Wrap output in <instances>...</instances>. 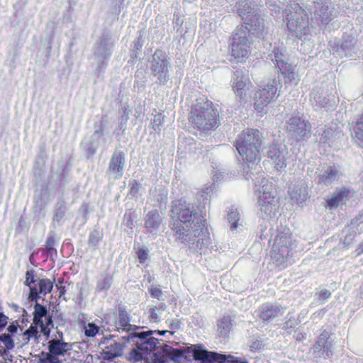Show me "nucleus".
<instances>
[{
    "mask_svg": "<svg viewBox=\"0 0 363 363\" xmlns=\"http://www.w3.org/2000/svg\"><path fill=\"white\" fill-rule=\"evenodd\" d=\"M206 216L204 205L196 206L183 199L172 201L169 228L175 239L192 253L206 254L211 244Z\"/></svg>",
    "mask_w": 363,
    "mask_h": 363,
    "instance_id": "obj_1",
    "label": "nucleus"
},
{
    "mask_svg": "<svg viewBox=\"0 0 363 363\" xmlns=\"http://www.w3.org/2000/svg\"><path fill=\"white\" fill-rule=\"evenodd\" d=\"M262 138V133L257 129L250 128L239 134L234 143L245 164V177L252 179L255 185L259 182L258 177L263 174L259 166Z\"/></svg>",
    "mask_w": 363,
    "mask_h": 363,
    "instance_id": "obj_2",
    "label": "nucleus"
},
{
    "mask_svg": "<svg viewBox=\"0 0 363 363\" xmlns=\"http://www.w3.org/2000/svg\"><path fill=\"white\" fill-rule=\"evenodd\" d=\"M190 121L197 129L208 133L218 127L219 114L213 103L205 99L192 106Z\"/></svg>",
    "mask_w": 363,
    "mask_h": 363,
    "instance_id": "obj_3",
    "label": "nucleus"
},
{
    "mask_svg": "<svg viewBox=\"0 0 363 363\" xmlns=\"http://www.w3.org/2000/svg\"><path fill=\"white\" fill-rule=\"evenodd\" d=\"M202 344L173 347L167 344L160 346V351L153 353L151 363H167L169 359L179 362L182 359L199 362L203 350Z\"/></svg>",
    "mask_w": 363,
    "mask_h": 363,
    "instance_id": "obj_4",
    "label": "nucleus"
},
{
    "mask_svg": "<svg viewBox=\"0 0 363 363\" xmlns=\"http://www.w3.org/2000/svg\"><path fill=\"white\" fill-rule=\"evenodd\" d=\"M155 333V332H152V330H143V329H140L121 337L122 340L135 345V347L132 349L130 352L132 359L136 362L140 361L143 359L144 354H147L150 352L160 348L157 344L162 340L153 337Z\"/></svg>",
    "mask_w": 363,
    "mask_h": 363,
    "instance_id": "obj_5",
    "label": "nucleus"
},
{
    "mask_svg": "<svg viewBox=\"0 0 363 363\" xmlns=\"http://www.w3.org/2000/svg\"><path fill=\"white\" fill-rule=\"evenodd\" d=\"M235 7L238 15L244 21L240 26L246 27L251 33L258 38L265 39L268 33L264 20L257 14L256 5L250 0H240Z\"/></svg>",
    "mask_w": 363,
    "mask_h": 363,
    "instance_id": "obj_6",
    "label": "nucleus"
},
{
    "mask_svg": "<svg viewBox=\"0 0 363 363\" xmlns=\"http://www.w3.org/2000/svg\"><path fill=\"white\" fill-rule=\"evenodd\" d=\"M115 45L112 33L104 30L93 47V57L96 62V72L98 75L106 68Z\"/></svg>",
    "mask_w": 363,
    "mask_h": 363,
    "instance_id": "obj_7",
    "label": "nucleus"
},
{
    "mask_svg": "<svg viewBox=\"0 0 363 363\" xmlns=\"http://www.w3.org/2000/svg\"><path fill=\"white\" fill-rule=\"evenodd\" d=\"M170 66L167 55L160 49H157L148 60L147 67L150 71V76L156 77L157 82L162 85L166 84L170 79Z\"/></svg>",
    "mask_w": 363,
    "mask_h": 363,
    "instance_id": "obj_8",
    "label": "nucleus"
},
{
    "mask_svg": "<svg viewBox=\"0 0 363 363\" xmlns=\"http://www.w3.org/2000/svg\"><path fill=\"white\" fill-rule=\"evenodd\" d=\"M251 31L245 26H238L232 33L231 56L238 62H244L249 56Z\"/></svg>",
    "mask_w": 363,
    "mask_h": 363,
    "instance_id": "obj_9",
    "label": "nucleus"
},
{
    "mask_svg": "<svg viewBox=\"0 0 363 363\" xmlns=\"http://www.w3.org/2000/svg\"><path fill=\"white\" fill-rule=\"evenodd\" d=\"M277 68L279 69L284 78L285 83L296 84L297 73L296 66L289 62L286 48L283 46H274L272 52L269 55Z\"/></svg>",
    "mask_w": 363,
    "mask_h": 363,
    "instance_id": "obj_10",
    "label": "nucleus"
},
{
    "mask_svg": "<svg viewBox=\"0 0 363 363\" xmlns=\"http://www.w3.org/2000/svg\"><path fill=\"white\" fill-rule=\"evenodd\" d=\"M258 178L259 182L255 186H259L257 191L262 194L259 196L257 203L259 207V216L265 220L275 216L277 203L275 196L267 191V188L265 186L267 181L264 177V174H261Z\"/></svg>",
    "mask_w": 363,
    "mask_h": 363,
    "instance_id": "obj_11",
    "label": "nucleus"
},
{
    "mask_svg": "<svg viewBox=\"0 0 363 363\" xmlns=\"http://www.w3.org/2000/svg\"><path fill=\"white\" fill-rule=\"evenodd\" d=\"M298 9L289 17L287 15V28L293 36L298 39H306L310 33L309 18L306 12L298 5Z\"/></svg>",
    "mask_w": 363,
    "mask_h": 363,
    "instance_id": "obj_12",
    "label": "nucleus"
},
{
    "mask_svg": "<svg viewBox=\"0 0 363 363\" xmlns=\"http://www.w3.org/2000/svg\"><path fill=\"white\" fill-rule=\"evenodd\" d=\"M48 352H41L35 355L38 358V363H61L60 356H64L72 349V344L66 342L62 340L54 338L48 342Z\"/></svg>",
    "mask_w": 363,
    "mask_h": 363,
    "instance_id": "obj_13",
    "label": "nucleus"
},
{
    "mask_svg": "<svg viewBox=\"0 0 363 363\" xmlns=\"http://www.w3.org/2000/svg\"><path fill=\"white\" fill-rule=\"evenodd\" d=\"M282 86L279 77L269 79L264 86L255 93V107L258 111L263 110L269 103L277 99V92Z\"/></svg>",
    "mask_w": 363,
    "mask_h": 363,
    "instance_id": "obj_14",
    "label": "nucleus"
},
{
    "mask_svg": "<svg viewBox=\"0 0 363 363\" xmlns=\"http://www.w3.org/2000/svg\"><path fill=\"white\" fill-rule=\"evenodd\" d=\"M357 38L351 33H345L341 39L335 42L331 47V52L333 55L340 57L354 58L359 51L357 45Z\"/></svg>",
    "mask_w": 363,
    "mask_h": 363,
    "instance_id": "obj_15",
    "label": "nucleus"
},
{
    "mask_svg": "<svg viewBox=\"0 0 363 363\" xmlns=\"http://www.w3.org/2000/svg\"><path fill=\"white\" fill-rule=\"evenodd\" d=\"M286 130L289 137L300 141L311 135V125L302 117L292 116L286 122Z\"/></svg>",
    "mask_w": 363,
    "mask_h": 363,
    "instance_id": "obj_16",
    "label": "nucleus"
},
{
    "mask_svg": "<svg viewBox=\"0 0 363 363\" xmlns=\"http://www.w3.org/2000/svg\"><path fill=\"white\" fill-rule=\"evenodd\" d=\"M334 18V7L330 0H320L315 2L312 21L319 26L325 27Z\"/></svg>",
    "mask_w": 363,
    "mask_h": 363,
    "instance_id": "obj_17",
    "label": "nucleus"
},
{
    "mask_svg": "<svg viewBox=\"0 0 363 363\" xmlns=\"http://www.w3.org/2000/svg\"><path fill=\"white\" fill-rule=\"evenodd\" d=\"M106 117V116H103L99 123H94L95 130L91 135V139L88 142H84L82 143L88 157L94 155L99 146L100 140L104 136Z\"/></svg>",
    "mask_w": 363,
    "mask_h": 363,
    "instance_id": "obj_18",
    "label": "nucleus"
},
{
    "mask_svg": "<svg viewBox=\"0 0 363 363\" xmlns=\"http://www.w3.org/2000/svg\"><path fill=\"white\" fill-rule=\"evenodd\" d=\"M199 363H248L245 359L234 357L231 354H220L216 352L208 351L203 348Z\"/></svg>",
    "mask_w": 363,
    "mask_h": 363,
    "instance_id": "obj_19",
    "label": "nucleus"
},
{
    "mask_svg": "<svg viewBox=\"0 0 363 363\" xmlns=\"http://www.w3.org/2000/svg\"><path fill=\"white\" fill-rule=\"evenodd\" d=\"M125 164V153L116 150L111 155L106 174L111 175L113 179H119L123 175Z\"/></svg>",
    "mask_w": 363,
    "mask_h": 363,
    "instance_id": "obj_20",
    "label": "nucleus"
},
{
    "mask_svg": "<svg viewBox=\"0 0 363 363\" xmlns=\"http://www.w3.org/2000/svg\"><path fill=\"white\" fill-rule=\"evenodd\" d=\"M267 153L277 169H281L287 166L288 151L286 145L272 144L269 147Z\"/></svg>",
    "mask_w": 363,
    "mask_h": 363,
    "instance_id": "obj_21",
    "label": "nucleus"
},
{
    "mask_svg": "<svg viewBox=\"0 0 363 363\" xmlns=\"http://www.w3.org/2000/svg\"><path fill=\"white\" fill-rule=\"evenodd\" d=\"M310 101L315 110L329 109L333 108L335 104L328 93L321 88H315L311 91Z\"/></svg>",
    "mask_w": 363,
    "mask_h": 363,
    "instance_id": "obj_22",
    "label": "nucleus"
},
{
    "mask_svg": "<svg viewBox=\"0 0 363 363\" xmlns=\"http://www.w3.org/2000/svg\"><path fill=\"white\" fill-rule=\"evenodd\" d=\"M53 289V282L47 278L38 279V283L30 289L28 300L30 302H36L40 299L41 295L45 296L50 294Z\"/></svg>",
    "mask_w": 363,
    "mask_h": 363,
    "instance_id": "obj_23",
    "label": "nucleus"
},
{
    "mask_svg": "<svg viewBox=\"0 0 363 363\" xmlns=\"http://www.w3.org/2000/svg\"><path fill=\"white\" fill-rule=\"evenodd\" d=\"M203 145L196 142L191 137H184L179 138L177 152L180 155L189 153L190 155H200L204 152ZM208 149L206 147L205 151Z\"/></svg>",
    "mask_w": 363,
    "mask_h": 363,
    "instance_id": "obj_24",
    "label": "nucleus"
},
{
    "mask_svg": "<svg viewBox=\"0 0 363 363\" xmlns=\"http://www.w3.org/2000/svg\"><path fill=\"white\" fill-rule=\"evenodd\" d=\"M118 320L115 321V326L117 328V330L119 333L126 332L127 335H130L133 331H136L137 330L144 329V327L131 325L130 322V315L127 312L125 306H118Z\"/></svg>",
    "mask_w": 363,
    "mask_h": 363,
    "instance_id": "obj_25",
    "label": "nucleus"
},
{
    "mask_svg": "<svg viewBox=\"0 0 363 363\" xmlns=\"http://www.w3.org/2000/svg\"><path fill=\"white\" fill-rule=\"evenodd\" d=\"M322 133H319V142L322 144H327L331 146L336 140L343 136V133L337 124H329L321 128ZM320 129L318 130L319 132Z\"/></svg>",
    "mask_w": 363,
    "mask_h": 363,
    "instance_id": "obj_26",
    "label": "nucleus"
},
{
    "mask_svg": "<svg viewBox=\"0 0 363 363\" xmlns=\"http://www.w3.org/2000/svg\"><path fill=\"white\" fill-rule=\"evenodd\" d=\"M232 80L233 82V91L236 98H238L240 101L243 100L246 95L245 87L248 81L247 77L244 74L243 70L237 69L233 73Z\"/></svg>",
    "mask_w": 363,
    "mask_h": 363,
    "instance_id": "obj_27",
    "label": "nucleus"
},
{
    "mask_svg": "<svg viewBox=\"0 0 363 363\" xmlns=\"http://www.w3.org/2000/svg\"><path fill=\"white\" fill-rule=\"evenodd\" d=\"M130 113L131 109L129 108L128 104L127 103H122L118 111V125L113 131L116 136L121 137L124 135Z\"/></svg>",
    "mask_w": 363,
    "mask_h": 363,
    "instance_id": "obj_28",
    "label": "nucleus"
},
{
    "mask_svg": "<svg viewBox=\"0 0 363 363\" xmlns=\"http://www.w3.org/2000/svg\"><path fill=\"white\" fill-rule=\"evenodd\" d=\"M167 196V189L162 186H158L153 190H150V201L154 207L162 210L166 208L168 200Z\"/></svg>",
    "mask_w": 363,
    "mask_h": 363,
    "instance_id": "obj_29",
    "label": "nucleus"
},
{
    "mask_svg": "<svg viewBox=\"0 0 363 363\" xmlns=\"http://www.w3.org/2000/svg\"><path fill=\"white\" fill-rule=\"evenodd\" d=\"M315 181L318 184L329 186L338 178V171L335 166L315 172Z\"/></svg>",
    "mask_w": 363,
    "mask_h": 363,
    "instance_id": "obj_30",
    "label": "nucleus"
},
{
    "mask_svg": "<svg viewBox=\"0 0 363 363\" xmlns=\"http://www.w3.org/2000/svg\"><path fill=\"white\" fill-rule=\"evenodd\" d=\"M282 307L277 304L267 303L258 310V315L263 321H270L281 315Z\"/></svg>",
    "mask_w": 363,
    "mask_h": 363,
    "instance_id": "obj_31",
    "label": "nucleus"
},
{
    "mask_svg": "<svg viewBox=\"0 0 363 363\" xmlns=\"http://www.w3.org/2000/svg\"><path fill=\"white\" fill-rule=\"evenodd\" d=\"M144 221L147 231L151 234H156L162 223V217L157 209L152 210L145 215Z\"/></svg>",
    "mask_w": 363,
    "mask_h": 363,
    "instance_id": "obj_32",
    "label": "nucleus"
},
{
    "mask_svg": "<svg viewBox=\"0 0 363 363\" xmlns=\"http://www.w3.org/2000/svg\"><path fill=\"white\" fill-rule=\"evenodd\" d=\"M289 195L291 200L301 205L308 197L307 186L303 182L294 184L290 188Z\"/></svg>",
    "mask_w": 363,
    "mask_h": 363,
    "instance_id": "obj_33",
    "label": "nucleus"
},
{
    "mask_svg": "<svg viewBox=\"0 0 363 363\" xmlns=\"http://www.w3.org/2000/svg\"><path fill=\"white\" fill-rule=\"evenodd\" d=\"M350 190L346 187L337 189L333 194L331 198L326 200L327 205L330 208L337 207L340 203L347 200L350 195Z\"/></svg>",
    "mask_w": 363,
    "mask_h": 363,
    "instance_id": "obj_34",
    "label": "nucleus"
},
{
    "mask_svg": "<svg viewBox=\"0 0 363 363\" xmlns=\"http://www.w3.org/2000/svg\"><path fill=\"white\" fill-rule=\"evenodd\" d=\"M291 238L289 233V229H286L283 232L279 233L276 235L273 249L282 250L283 248H286V250H289L290 252L291 250Z\"/></svg>",
    "mask_w": 363,
    "mask_h": 363,
    "instance_id": "obj_35",
    "label": "nucleus"
},
{
    "mask_svg": "<svg viewBox=\"0 0 363 363\" xmlns=\"http://www.w3.org/2000/svg\"><path fill=\"white\" fill-rule=\"evenodd\" d=\"M67 211V201L63 196L57 199L53 209V223L60 224Z\"/></svg>",
    "mask_w": 363,
    "mask_h": 363,
    "instance_id": "obj_36",
    "label": "nucleus"
},
{
    "mask_svg": "<svg viewBox=\"0 0 363 363\" xmlns=\"http://www.w3.org/2000/svg\"><path fill=\"white\" fill-rule=\"evenodd\" d=\"M124 345L120 342H115L106 347L104 351L103 358L107 361H113L115 358L121 357L123 354Z\"/></svg>",
    "mask_w": 363,
    "mask_h": 363,
    "instance_id": "obj_37",
    "label": "nucleus"
},
{
    "mask_svg": "<svg viewBox=\"0 0 363 363\" xmlns=\"http://www.w3.org/2000/svg\"><path fill=\"white\" fill-rule=\"evenodd\" d=\"M113 276L108 272L101 273L96 281L95 290L98 293H101L103 291L107 292L112 284H113Z\"/></svg>",
    "mask_w": 363,
    "mask_h": 363,
    "instance_id": "obj_38",
    "label": "nucleus"
},
{
    "mask_svg": "<svg viewBox=\"0 0 363 363\" xmlns=\"http://www.w3.org/2000/svg\"><path fill=\"white\" fill-rule=\"evenodd\" d=\"M137 38L133 41L131 48L130 49V59L132 60L138 58L140 52L142 50V48L145 43L144 35L145 31L144 30H140L137 32Z\"/></svg>",
    "mask_w": 363,
    "mask_h": 363,
    "instance_id": "obj_39",
    "label": "nucleus"
},
{
    "mask_svg": "<svg viewBox=\"0 0 363 363\" xmlns=\"http://www.w3.org/2000/svg\"><path fill=\"white\" fill-rule=\"evenodd\" d=\"M289 255V250H286V248H283L282 250L273 249L272 258L277 267L284 269L286 267Z\"/></svg>",
    "mask_w": 363,
    "mask_h": 363,
    "instance_id": "obj_40",
    "label": "nucleus"
},
{
    "mask_svg": "<svg viewBox=\"0 0 363 363\" xmlns=\"http://www.w3.org/2000/svg\"><path fill=\"white\" fill-rule=\"evenodd\" d=\"M33 323L39 325H43V318L46 317L49 313V311L46 306L42 305L36 301L33 306Z\"/></svg>",
    "mask_w": 363,
    "mask_h": 363,
    "instance_id": "obj_41",
    "label": "nucleus"
},
{
    "mask_svg": "<svg viewBox=\"0 0 363 363\" xmlns=\"http://www.w3.org/2000/svg\"><path fill=\"white\" fill-rule=\"evenodd\" d=\"M265 4L271 15L278 17L284 9V3L280 0H266Z\"/></svg>",
    "mask_w": 363,
    "mask_h": 363,
    "instance_id": "obj_42",
    "label": "nucleus"
},
{
    "mask_svg": "<svg viewBox=\"0 0 363 363\" xmlns=\"http://www.w3.org/2000/svg\"><path fill=\"white\" fill-rule=\"evenodd\" d=\"M184 21V16L181 14L179 11H175L173 14L172 23L174 25V29L181 36H184L186 31L184 30L183 23Z\"/></svg>",
    "mask_w": 363,
    "mask_h": 363,
    "instance_id": "obj_43",
    "label": "nucleus"
},
{
    "mask_svg": "<svg viewBox=\"0 0 363 363\" xmlns=\"http://www.w3.org/2000/svg\"><path fill=\"white\" fill-rule=\"evenodd\" d=\"M103 233L97 229L91 230L89 235L88 245L94 250H96L100 242L102 240Z\"/></svg>",
    "mask_w": 363,
    "mask_h": 363,
    "instance_id": "obj_44",
    "label": "nucleus"
},
{
    "mask_svg": "<svg viewBox=\"0 0 363 363\" xmlns=\"http://www.w3.org/2000/svg\"><path fill=\"white\" fill-rule=\"evenodd\" d=\"M55 240L53 234H50L47 240L45 247L43 250L50 255V259L54 260L57 255V249L55 247Z\"/></svg>",
    "mask_w": 363,
    "mask_h": 363,
    "instance_id": "obj_45",
    "label": "nucleus"
},
{
    "mask_svg": "<svg viewBox=\"0 0 363 363\" xmlns=\"http://www.w3.org/2000/svg\"><path fill=\"white\" fill-rule=\"evenodd\" d=\"M218 330L223 337H226L231 329V321L229 316H225L218 323Z\"/></svg>",
    "mask_w": 363,
    "mask_h": 363,
    "instance_id": "obj_46",
    "label": "nucleus"
},
{
    "mask_svg": "<svg viewBox=\"0 0 363 363\" xmlns=\"http://www.w3.org/2000/svg\"><path fill=\"white\" fill-rule=\"evenodd\" d=\"M227 219L230 224V230H236L238 226V221L240 220V214L237 208L232 207L227 214Z\"/></svg>",
    "mask_w": 363,
    "mask_h": 363,
    "instance_id": "obj_47",
    "label": "nucleus"
},
{
    "mask_svg": "<svg viewBox=\"0 0 363 363\" xmlns=\"http://www.w3.org/2000/svg\"><path fill=\"white\" fill-rule=\"evenodd\" d=\"M45 206L46 202L43 201L41 196L38 199H35V206L33 207V214L35 218L40 219L45 216L43 211Z\"/></svg>",
    "mask_w": 363,
    "mask_h": 363,
    "instance_id": "obj_48",
    "label": "nucleus"
},
{
    "mask_svg": "<svg viewBox=\"0 0 363 363\" xmlns=\"http://www.w3.org/2000/svg\"><path fill=\"white\" fill-rule=\"evenodd\" d=\"M352 135L357 140L363 142V113L358 118L353 126Z\"/></svg>",
    "mask_w": 363,
    "mask_h": 363,
    "instance_id": "obj_49",
    "label": "nucleus"
},
{
    "mask_svg": "<svg viewBox=\"0 0 363 363\" xmlns=\"http://www.w3.org/2000/svg\"><path fill=\"white\" fill-rule=\"evenodd\" d=\"M125 0H106L113 14L119 15L124 7Z\"/></svg>",
    "mask_w": 363,
    "mask_h": 363,
    "instance_id": "obj_50",
    "label": "nucleus"
},
{
    "mask_svg": "<svg viewBox=\"0 0 363 363\" xmlns=\"http://www.w3.org/2000/svg\"><path fill=\"white\" fill-rule=\"evenodd\" d=\"M38 279H40V277L35 274L34 269H30L26 271L24 284L29 287L30 291L33 285L38 283Z\"/></svg>",
    "mask_w": 363,
    "mask_h": 363,
    "instance_id": "obj_51",
    "label": "nucleus"
},
{
    "mask_svg": "<svg viewBox=\"0 0 363 363\" xmlns=\"http://www.w3.org/2000/svg\"><path fill=\"white\" fill-rule=\"evenodd\" d=\"M321 350L322 354L326 352V356L329 357L328 344L325 337L320 336L314 345V352H320Z\"/></svg>",
    "mask_w": 363,
    "mask_h": 363,
    "instance_id": "obj_52",
    "label": "nucleus"
},
{
    "mask_svg": "<svg viewBox=\"0 0 363 363\" xmlns=\"http://www.w3.org/2000/svg\"><path fill=\"white\" fill-rule=\"evenodd\" d=\"M0 343H2L4 346V349H7V350H12L15 347L13 337L6 334V333H0Z\"/></svg>",
    "mask_w": 363,
    "mask_h": 363,
    "instance_id": "obj_53",
    "label": "nucleus"
},
{
    "mask_svg": "<svg viewBox=\"0 0 363 363\" xmlns=\"http://www.w3.org/2000/svg\"><path fill=\"white\" fill-rule=\"evenodd\" d=\"M342 233H345V238L342 241L343 245L345 247H349L353 242L354 238H356L357 232L354 229L347 228L345 229Z\"/></svg>",
    "mask_w": 363,
    "mask_h": 363,
    "instance_id": "obj_54",
    "label": "nucleus"
},
{
    "mask_svg": "<svg viewBox=\"0 0 363 363\" xmlns=\"http://www.w3.org/2000/svg\"><path fill=\"white\" fill-rule=\"evenodd\" d=\"M84 335L88 337H94L99 331V327L94 323H89L84 326Z\"/></svg>",
    "mask_w": 363,
    "mask_h": 363,
    "instance_id": "obj_55",
    "label": "nucleus"
},
{
    "mask_svg": "<svg viewBox=\"0 0 363 363\" xmlns=\"http://www.w3.org/2000/svg\"><path fill=\"white\" fill-rule=\"evenodd\" d=\"M134 250H135V253L137 255V257L140 264H144L148 258L149 250L147 247L143 246L142 247H138L137 250L135 247H134Z\"/></svg>",
    "mask_w": 363,
    "mask_h": 363,
    "instance_id": "obj_56",
    "label": "nucleus"
},
{
    "mask_svg": "<svg viewBox=\"0 0 363 363\" xmlns=\"http://www.w3.org/2000/svg\"><path fill=\"white\" fill-rule=\"evenodd\" d=\"M68 169L67 167L62 165L60 167V173L57 175V182L60 186H64L68 182L67 176L68 174Z\"/></svg>",
    "mask_w": 363,
    "mask_h": 363,
    "instance_id": "obj_57",
    "label": "nucleus"
},
{
    "mask_svg": "<svg viewBox=\"0 0 363 363\" xmlns=\"http://www.w3.org/2000/svg\"><path fill=\"white\" fill-rule=\"evenodd\" d=\"M164 116L160 113L154 116V118L152 121V128L155 132H160V125L164 123Z\"/></svg>",
    "mask_w": 363,
    "mask_h": 363,
    "instance_id": "obj_58",
    "label": "nucleus"
},
{
    "mask_svg": "<svg viewBox=\"0 0 363 363\" xmlns=\"http://www.w3.org/2000/svg\"><path fill=\"white\" fill-rule=\"evenodd\" d=\"M129 194L134 198H138L141 184L137 180H131L129 182Z\"/></svg>",
    "mask_w": 363,
    "mask_h": 363,
    "instance_id": "obj_59",
    "label": "nucleus"
},
{
    "mask_svg": "<svg viewBox=\"0 0 363 363\" xmlns=\"http://www.w3.org/2000/svg\"><path fill=\"white\" fill-rule=\"evenodd\" d=\"M272 228L267 229L266 223L264 225H260V235L259 238L261 240H271L272 235L271 233Z\"/></svg>",
    "mask_w": 363,
    "mask_h": 363,
    "instance_id": "obj_60",
    "label": "nucleus"
},
{
    "mask_svg": "<svg viewBox=\"0 0 363 363\" xmlns=\"http://www.w3.org/2000/svg\"><path fill=\"white\" fill-rule=\"evenodd\" d=\"M38 327L39 325L34 324L33 323V324H31L30 327L27 329V333H29L32 337H34L37 342H38V339L40 337V335H38Z\"/></svg>",
    "mask_w": 363,
    "mask_h": 363,
    "instance_id": "obj_61",
    "label": "nucleus"
},
{
    "mask_svg": "<svg viewBox=\"0 0 363 363\" xmlns=\"http://www.w3.org/2000/svg\"><path fill=\"white\" fill-rule=\"evenodd\" d=\"M79 211L82 216L81 219H82V223H85L88 219L89 204L86 203H83L81 205Z\"/></svg>",
    "mask_w": 363,
    "mask_h": 363,
    "instance_id": "obj_62",
    "label": "nucleus"
},
{
    "mask_svg": "<svg viewBox=\"0 0 363 363\" xmlns=\"http://www.w3.org/2000/svg\"><path fill=\"white\" fill-rule=\"evenodd\" d=\"M315 296L319 301H325L330 297L331 293L329 290L324 289L320 290V292L315 294Z\"/></svg>",
    "mask_w": 363,
    "mask_h": 363,
    "instance_id": "obj_63",
    "label": "nucleus"
},
{
    "mask_svg": "<svg viewBox=\"0 0 363 363\" xmlns=\"http://www.w3.org/2000/svg\"><path fill=\"white\" fill-rule=\"evenodd\" d=\"M18 326L19 325L18 320H14L11 322L6 328V330L8 331L6 334L13 337V335L18 331Z\"/></svg>",
    "mask_w": 363,
    "mask_h": 363,
    "instance_id": "obj_64",
    "label": "nucleus"
}]
</instances>
